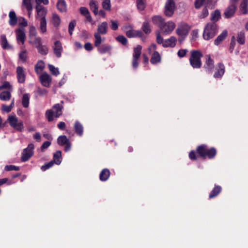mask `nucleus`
<instances>
[{"label": "nucleus", "mask_w": 248, "mask_h": 248, "mask_svg": "<svg viewBox=\"0 0 248 248\" xmlns=\"http://www.w3.org/2000/svg\"><path fill=\"white\" fill-rule=\"evenodd\" d=\"M28 21L24 17L20 16L16 17V25L18 29L16 30V41L18 43L24 44L26 38L25 27L28 26Z\"/></svg>", "instance_id": "f257e3e1"}, {"label": "nucleus", "mask_w": 248, "mask_h": 248, "mask_svg": "<svg viewBox=\"0 0 248 248\" xmlns=\"http://www.w3.org/2000/svg\"><path fill=\"white\" fill-rule=\"evenodd\" d=\"M218 32V27L215 22L207 23L204 27L202 36L205 40L213 38Z\"/></svg>", "instance_id": "f03ea898"}, {"label": "nucleus", "mask_w": 248, "mask_h": 248, "mask_svg": "<svg viewBox=\"0 0 248 248\" xmlns=\"http://www.w3.org/2000/svg\"><path fill=\"white\" fill-rule=\"evenodd\" d=\"M62 106L60 104H57L54 105L52 108L48 109L46 111L45 115L49 122H51L55 118L59 117L62 114Z\"/></svg>", "instance_id": "7ed1b4c3"}, {"label": "nucleus", "mask_w": 248, "mask_h": 248, "mask_svg": "<svg viewBox=\"0 0 248 248\" xmlns=\"http://www.w3.org/2000/svg\"><path fill=\"white\" fill-rule=\"evenodd\" d=\"M202 54L199 50H192L191 56L189 58V62L191 65L194 68H199L202 66L201 58Z\"/></svg>", "instance_id": "20e7f679"}, {"label": "nucleus", "mask_w": 248, "mask_h": 248, "mask_svg": "<svg viewBox=\"0 0 248 248\" xmlns=\"http://www.w3.org/2000/svg\"><path fill=\"white\" fill-rule=\"evenodd\" d=\"M197 152L202 157L207 156L209 158H213L216 155V150L214 148L210 149H207V146L202 145L197 148Z\"/></svg>", "instance_id": "39448f33"}, {"label": "nucleus", "mask_w": 248, "mask_h": 248, "mask_svg": "<svg viewBox=\"0 0 248 248\" xmlns=\"http://www.w3.org/2000/svg\"><path fill=\"white\" fill-rule=\"evenodd\" d=\"M2 90H4L0 93V99L2 101L9 100L11 97V92L12 91L9 82L5 81L0 86V91Z\"/></svg>", "instance_id": "423d86ee"}, {"label": "nucleus", "mask_w": 248, "mask_h": 248, "mask_svg": "<svg viewBox=\"0 0 248 248\" xmlns=\"http://www.w3.org/2000/svg\"><path fill=\"white\" fill-rule=\"evenodd\" d=\"M190 26L188 24L182 22L178 24V27L176 30V33L179 37L185 39L188 35L190 30Z\"/></svg>", "instance_id": "0eeeda50"}, {"label": "nucleus", "mask_w": 248, "mask_h": 248, "mask_svg": "<svg viewBox=\"0 0 248 248\" xmlns=\"http://www.w3.org/2000/svg\"><path fill=\"white\" fill-rule=\"evenodd\" d=\"M175 24L172 21H169L166 22H163L162 26H160V30L165 35L170 34L174 30Z\"/></svg>", "instance_id": "6e6552de"}, {"label": "nucleus", "mask_w": 248, "mask_h": 248, "mask_svg": "<svg viewBox=\"0 0 248 248\" xmlns=\"http://www.w3.org/2000/svg\"><path fill=\"white\" fill-rule=\"evenodd\" d=\"M34 148L33 144L30 143L26 148L23 150L21 157V160L22 162L27 161L31 157L33 154Z\"/></svg>", "instance_id": "1a4fd4ad"}, {"label": "nucleus", "mask_w": 248, "mask_h": 248, "mask_svg": "<svg viewBox=\"0 0 248 248\" xmlns=\"http://www.w3.org/2000/svg\"><path fill=\"white\" fill-rule=\"evenodd\" d=\"M141 49L142 47L140 45H138L134 48V52L133 53L132 66L134 69L137 68L138 66V60L141 55Z\"/></svg>", "instance_id": "9d476101"}, {"label": "nucleus", "mask_w": 248, "mask_h": 248, "mask_svg": "<svg viewBox=\"0 0 248 248\" xmlns=\"http://www.w3.org/2000/svg\"><path fill=\"white\" fill-rule=\"evenodd\" d=\"M39 80L42 86L49 87L52 82V78L50 75L45 72L40 74Z\"/></svg>", "instance_id": "9b49d317"}, {"label": "nucleus", "mask_w": 248, "mask_h": 248, "mask_svg": "<svg viewBox=\"0 0 248 248\" xmlns=\"http://www.w3.org/2000/svg\"><path fill=\"white\" fill-rule=\"evenodd\" d=\"M175 4L173 0H167L165 4L164 13L166 16L170 17L174 13Z\"/></svg>", "instance_id": "f8f14e48"}, {"label": "nucleus", "mask_w": 248, "mask_h": 248, "mask_svg": "<svg viewBox=\"0 0 248 248\" xmlns=\"http://www.w3.org/2000/svg\"><path fill=\"white\" fill-rule=\"evenodd\" d=\"M36 11V18L39 19L40 20H46V17L47 14V9L45 7L35 6Z\"/></svg>", "instance_id": "ddd939ff"}, {"label": "nucleus", "mask_w": 248, "mask_h": 248, "mask_svg": "<svg viewBox=\"0 0 248 248\" xmlns=\"http://www.w3.org/2000/svg\"><path fill=\"white\" fill-rule=\"evenodd\" d=\"M236 10V4L231 3V4L226 9L224 16L226 18H229L233 16Z\"/></svg>", "instance_id": "4468645a"}, {"label": "nucleus", "mask_w": 248, "mask_h": 248, "mask_svg": "<svg viewBox=\"0 0 248 248\" xmlns=\"http://www.w3.org/2000/svg\"><path fill=\"white\" fill-rule=\"evenodd\" d=\"M53 49L55 55L58 57H61L62 52L63 51V48L62 43L59 41H56L54 42Z\"/></svg>", "instance_id": "2eb2a0df"}, {"label": "nucleus", "mask_w": 248, "mask_h": 248, "mask_svg": "<svg viewBox=\"0 0 248 248\" xmlns=\"http://www.w3.org/2000/svg\"><path fill=\"white\" fill-rule=\"evenodd\" d=\"M16 74L18 81L19 83H24L25 81L26 75L23 68L18 66L16 68Z\"/></svg>", "instance_id": "dca6fc26"}, {"label": "nucleus", "mask_w": 248, "mask_h": 248, "mask_svg": "<svg viewBox=\"0 0 248 248\" xmlns=\"http://www.w3.org/2000/svg\"><path fill=\"white\" fill-rule=\"evenodd\" d=\"M177 39L175 37L172 36L168 39L165 40L163 43L164 47H174L176 44Z\"/></svg>", "instance_id": "f3484780"}, {"label": "nucleus", "mask_w": 248, "mask_h": 248, "mask_svg": "<svg viewBox=\"0 0 248 248\" xmlns=\"http://www.w3.org/2000/svg\"><path fill=\"white\" fill-rule=\"evenodd\" d=\"M108 29V24L107 22H103L99 24L97 27V32L96 33L99 34H105L107 33Z\"/></svg>", "instance_id": "a211bd4d"}, {"label": "nucleus", "mask_w": 248, "mask_h": 248, "mask_svg": "<svg viewBox=\"0 0 248 248\" xmlns=\"http://www.w3.org/2000/svg\"><path fill=\"white\" fill-rule=\"evenodd\" d=\"M22 6L23 8H25L28 11V16L29 17H30L33 9V7L31 2V0H23Z\"/></svg>", "instance_id": "6ab92c4d"}, {"label": "nucleus", "mask_w": 248, "mask_h": 248, "mask_svg": "<svg viewBox=\"0 0 248 248\" xmlns=\"http://www.w3.org/2000/svg\"><path fill=\"white\" fill-rule=\"evenodd\" d=\"M239 12L241 14L246 15L248 13V0H243L240 5Z\"/></svg>", "instance_id": "aec40b11"}, {"label": "nucleus", "mask_w": 248, "mask_h": 248, "mask_svg": "<svg viewBox=\"0 0 248 248\" xmlns=\"http://www.w3.org/2000/svg\"><path fill=\"white\" fill-rule=\"evenodd\" d=\"M206 62L204 65V67L208 72H211L214 68V61L211 59L210 56L207 55L206 56Z\"/></svg>", "instance_id": "412c9836"}, {"label": "nucleus", "mask_w": 248, "mask_h": 248, "mask_svg": "<svg viewBox=\"0 0 248 248\" xmlns=\"http://www.w3.org/2000/svg\"><path fill=\"white\" fill-rule=\"evenodd\" d=\"M51 22L55 27H58L61 24V19L60 17L56 13H53L52 15Z\"/></svg>", "instance_id": "4be33fe9"}, {"label": "nucleus", "mask_w": 248, "mask_h": 248, "mask_svg": "<svg viewBox=\"0 0 248 248\" xmlns=\"http://www.w3.org/2000/svg\"><path fill=\"white\" fill-rule=\"evenodd\" d=\"M228 32L226 30L223 31L215 40L214 44L216 46H218L227 37Z\"/></svg>", "instance_id": "5701e85b"}, {"label": "nucleus", "mask_w": 248, "mask_h": 248, "mask_svg": "<svg viewBox=\"0 0 248 248\" xmlns=\"http://www.w3.org/2000/svg\"><path fill=\"white\" fill-rule=\"evenodd\" d=\"M79 11L81 14L86 17L87 20H88L90 22L92 21V17L90 15L89 11L86 7H81L79 9Z\"/></svg>", "instance_id": "b1692460"}, {"label": "nucleus", "mask_w": 248, "mask_h": 248, "mask_svg": "<svg viewBox=\"0 0 248 248\" xmlns=\"http://www.w3.org/2000/svg\"><path fill=\"white\" fill-rule=\"evenodd\" d=\"M89 6L91 10L93 11L95 15H98V4L97 1L94 0H90Z\"/></svg>", "instance_id": "393cba45"}, {"label": "nucleus", "mask_w": 248, "mask_h": 248, "mask_svg": "<svg viewBox=\"0 0 248 248\" xmlns=\"http://www.w3.org/2000/svg\"><path fill=\"white\" fill-rule=\"evenodd\" d=\"M57 7L61 12H65L67 10L66 3L64 0H59L57 3Z\"/></svg>", "instance_id": "a878e982"}, {"label": "nucleus", "mask_w": 248, "mask_h": 248, "mask_svg": "<svg viewBox=\"0 0 248 248\" xmlns=\"http://www.w3.org/2000/svg\"><path fill=\"white\" fill-rule=\"evenodd\" d=\"M0 44L3 49H8L11 48V46L8 44L6 36L5 35L3 34L0 35Z\"/></svg>", "instance_id": "bb28decb"}, {"label": "nucleus", "mask_w": 248, "mask_h": 248, "mask_svg": "<svg viewBox=\"0 0 248 248\" xmlns=\"http://www.w3.org/2000/svg\"><path fill=\"white\" fill-rule=\"evenodd\" d=\"M45 63L42 61H39L35 66V71L37 74H40L45 68Z\"/></svg>", "instance_id": "cd10ccee"}, {"label": "nucleus", "mask_w": 248, "mask_h": 248, "mask_svg": "<svg viewBox=\"0 0 248 248\" xmlns=\"http://www.w3.org/2000/svg\"><path fill=\"white\" fill-rule=\"evenodd\" d=\"M161 61V56L159 53L157 51H155L152 55L151 59V62L152 64H156L160 62Z\"/></svg>", "instance_id": "c85d7f7f"}, {"label": "nucleus", "mask_w": 248, "mask_h": 248, "mask_svg": "<svg viewBox=\"0 0 248 248\" xmlns=\"http://www.w3.org/2000/svg\"><path fill=\"white\" fill-rule=\"evenodd\" d=\"M218 69L214 74L215 78H221L224 74L225 72V67L223 64H218Z\"/></svg>", "instance_id": "c756f323"}, {"label": "nucleus", "mask_w": 248, "mask_h": 248, "mask_svg": "<svg viewBox=\"0 0 248 248\" xmlns=\"http://www.w3.org/2000/svg\"><path fill=\"white\" fill-rule=\"evenodd\" d=\"M74 128L76 132L79 136H81L83 135V127L82 125L79 122H76L74 125Z\"/></svg>", "instance_id": "7c9ffc66"}, {"label": "nucleus", "mask_w": 248, "mask_h": 248, "mask_svg": "<svg viewBox=\"0 0 248 248\" xmlns=\"http://www.w3.org/2000/svg\"><path fill=\"white\" fill-rule=\"evenodd\" d=\"M110 175L109 170L105 169L102 170L100 174V179L101 181H105L108 179Z\"/></svg>", "instance_id": "2f4dec72"}, {"label": "nucleus", "mask_w": 248, "mask_h": 248, "mask_svg": "<svg viewBox=\"0 0 248 248\" xmlns=\"http://www.w3.org/2000/svg\"><path fill=\"white\" fill-rule=\"evenodd\" d=\"M5 124L8 123L13 128H16V115L14 113H12L10 115L6 121L5 122Z\"/></svg>", "instance_id": "473e14b6"}, {"label": "nucleus", "mask_w": 248, "mask_h": 248, "mask_svg": "<svg viewBox=\"0 0 248 248\" xmlns=\"http://www.w3.org/2000/svg\"><path fill=\"white\" fill-rule=\"evenodd\" d=\"M210 0H196L195 6L197 9L200 8L202 5H205L206 7H209Z\"/></svg>", "instance_id": "72a5a7b5"}, {"label": "nucleus", "mask_w": 248, "mask_h": 248, "mask_svg": "<svg viewBox=\"0 0 248 248\" xmlns=\"http://www.w3.org/2000/svg\"><path fill=\"white\" fill-rule=\"evenodd\" d=\"M94 36L95 38L94 46L98 47L100 46L101 43L104 41L105 38H102L101 37V34L96 33H94Z\"/></svg>", "instance_id": "f704fd0d"}, {"label": "nucleus", "mask_w": 248, "mask_h": 248, "mask_svg": "<svg viewBox=\"0 0 248 248\" xmlns=\"http://www.w3.org/2000/svg\"><path fill=\"white\" fill-rule=\"evenodd\" d=\"M152 22L160 28V26L163 24L164 21L161 16H156L152 17Z\"/></svg>", "instance_id": "c9c22d12"}, {"label": "nucleus", "mask_w": 248, "mask_h": 248, "mask_svg": "<svg viewBox=\"0 0 248 248\" xmlns=\"http://www.w3.org/2000/svg\"><path fill=\"white\" fill-rule=\"evenodd\" d=\"M62 153L60 151H58L55 153L53 155V161L55 164L59 165L62 162Z\"/></svg>", "instance_id": "e433bc0d"}, {"label": "nucleus", "mask_w": 248, "mask_h": 248, "mask_svg": "<svg viewBox=\"0 0 248 248\" xmlns=\"http://www.w3.org/2000/svg\"><path fill=\"white\" fill-rule=\"evenodd\" d=\"M18 62L21 63L25 62L27 59V52L26 50H23L19 53Z\"/></svg>", "instance_id": "4c0bfd02"}, {"label": "nucleus", "mask_w": 248, "mask_h": 248, "mask_svg": "<svg viewBox=\"0 0 248 248\" xmlns=\"http://www.w3.org/2000/svg\"><path fill=\"white\" fill-rule=\"evenodd\" d=\"M30 102V95L28 93L23 94L22 98V104L24 108L29 107Z\"/></svg>", "instance_id": "58836bf2"}, {"label": "nucleus", "mask_w": 248, "mask_h": 248, "mask_svg": "<svg viewBox=\"0 0 248 248\" xmlns=\"http://www.w3.org/2000/svg\"><path fill=\"white\" fill-rule=\"evenodd\" d=\"M30 42L31 43L34 45L37 48L42 45L41 38L40 37H36V36L32 38V39H30Z\"/></svg>", "instance_id": "ea45409f"}, {"label": "nucleus", "mask_w": 248, "mask_h": 248, "mask_svg": "<svg viewBox=\"0 0 248 248\" xmlns=\"http://www.w3.org/2000/svg\"><path fill=\"white\" fill-rule=\"evenodd\" d=\"M221 187L220 186H215L214 188L212 190L210 195L209 198H212L217 195L220 192Z\"/></svg>", "instance_id": "a19ab883"}, {"label": "nucleus", "mask_w": 248, "mask_h": 248, "mask_svg": "<svg viewBox=\"0 0 248 248\" xmlns=\"http://www.w3.org/2000/svg\"><path fill=\"white\" fill-rule=\"evenodd\" d=\"M48 67L50 72L53 75L57 76L60 74L58 68L55 67L54 65L50 64L48 65Z\"/></svg>", "instance_id": "79ce46f5"}, {"label": "nucleus", "mask_w": 248, "mask_h": 248, "mask_svg": "<svg viewBox=\"0 0 248 248\" xmlns=\"http://www.w3.org/2000/svg\"><path fill=\"white\" fill-rule=\"evenodd\" d=\"M40 31L42 33H45L46 31V20H40Z\"/></svg>", "instance_id": "37998d69"}, {"label": "nucleus", "mask_w": 248, "mask_h": 248, "mask_svg": "<svg viewBox=\"0 0 248 248\" xmlns=\"http://www.w3.org/2000/svg\"><path fill=\"white\" fill-rule=\"evenodd\" d=\"M68 139L65 136H60L57 140V142L60 145H63L69 142Z\"/></svg>", "instance_id": "c03bdc74"}, {"label": "nucleus", "mask_w": 248, "mask_h": 248, "mask_svg": "<svg viewBox=\"0 0 248 248\" xmlns=\"http://www.w3.org/2000/svg\"><path fill=\"white\" fill-rule=\"evenodd\" d=\"M111 47L107 45H102L101 46L98 47V52L101 54H104L107 52H108L110 49Z\"/></svg>", "instance_id": "a18cd8bd"}, {"label": "nucleus", "mask_w": 248, "mask_h": 248, "mask_svg": "<svg viewBox=\"0 0 248 248\" xmlns=\"http://www.w3.org/2000/svg\"><path fill=\"white\" fill-rule=\"evenodd\" d=\"M14 107V100H13L10 105H3L2 109L5 112H9Z\"/></svg>", "instance_id": "49530a36"}, {"label": "nucleus", "mask_w": 248, "mask_h": 248, "mask_svg": "<svg viewBox=\"0 0 248 248\" xmlns=\"http://www.w3.org/2000/svg\"><path fill=\"white\" fill-rule=\"evenodd\" d=\"M220 17V13L218 10H216L214 13H213L211 15V20L212 21L216 22L217 21Z\"/></svg>", "instance_id": "de8ad7c7"}, {"label": "nucleus", "mask_w": 248, "mask_h": 248, "mask_svg": "<svg viewBox=\"0 0 248 248\" xmlns=\"http://www.w3.org/2000/svg\"><path fill=\"white\" fill-rule=\"evenodd\" d=\"M137 6L138 10L143 11L146 7V3L144 0H137Z\"/></svg>", "instance_id": "09e8293b"}, {"label": "nucleus", "mask_w": 248, "mask_h": 248, "mask_svg": "<svg viewBox=\"0 0 248 248\" xmlns=\"http://www.w3.org/2000/svg\"><path fill=\"white\" fill-rule=\"evenodd\" d=\"M102 7L104 9L107 11L111 10L110 0H104L102 3Z\"/></svg>", "instance_id": "8fccbe9b"}, {"label": "nucleus", "mask_w": 248, "mask_h": 248, "mask_svg": "<svg viewBox=\"0 0 248 248\" xmlns=\"http://www.w3.org/2000/svg\"><path fill=\"white\" fill-rule=\"evenodd\" d=\"M9 23L12 26L16 25V13L14 11H11L9 13Z\"/></svg>", "instance_id": "3c124183"}, {"label": "nucleus", "mask_w": 248, "mask_h": 248, "mask_svg": "<svg viewBox=\"0 0 248 248\" xmlns=\"http://www.w3.org/2000/svg\"><path fill=\"white\" fill-rule=\"evenodd\" d=\"M237 40L240 44H244L245 42V33L243 32L238 33L237 37Z\"/></svg>", "instance_id": "603ef678"}, {"label": "nucleus", "mask_w": 248, "mask_h": 248, "mask_svg": "<svg viewBox=\"0 0 248 248\" xmlns=\"http://www.w3.org/2000/svg\"><path fill=\"white\" fill-rule=\"evenodd\" d=\"M36 31L35 28L33 26H30L29 28V37L32 39L36 36Z\"/></svg>", "instance_id": "864d4df0"}, {"label": "nucleus", "mask_w": 248, "mask_h": 248, "mask_svg": "<svg viewBox=\"0 0 248 248\" xmlns=\"http://www.w3.org/2000/svg\"><path fill=\"white\" fill-rule=\"evenodd\" d=\"M142 29L143 31L146 33H149L151 31L149 24L146 22L143 23Z\"/></svg>", "instance_id": "5fc2aeb1"}, {"label": "nucleus", "mask_w": 248, "mask_h": 248, "mask_svg": "<svg viewBox=\"0 0 248 248\" xmlns=\"http://www.w3.org/2000/svg\"><path fill=\"white\" fill-rule=\"evenodd\" d=\"M38 50L41 54H46L48 52V48L45 46L41 45L37 48Z\"/></svg>", "instance_id": "6e6d98bb"}, {"label": "nucleus", "mask_w": 248, "mask_h": 248, "mask_svg": "<svg viewBox=\"0 0 248 248\" xmlns=\"http://www.w3.org/2000/svg\"><path fill=\"white\" fill-rule=\"evenodd\" d=\"M35 1L36 3L35 6L44 7L41 4L47 5L49 3V0H35Z\"/></svg>", "instance_id": "4d7b16f0"}, {"label": "nucleus", "mask_w": 248, "mask_h": 248, "mask_svg": "<svg viewBox=\"0 0 248 248\" xmlns=\"http://www.w3.org/2000/svg\"><path fill=\"white\" fill-rule=\"evenodd\" d=\"M126 34V35L130 38L135 37L138 35V32L136 31L132 30L127 31Z\"/></svg>", "instance_id": "13d9d810"}, {"label": "nucleus", "mask_w": 248, "mask_h": 248, "mask_svg": "<svg viewBox=\"0 0 248 248\" xmlns=\"http://www.w3.org/2000/svg\"><path fill=\"white\" fill-rule=\"evenodd\" d=\"M55 162L53 161H51L47 164H46L45 165L42 166L41 167V170L43 171H45L47 169H48L49 168H51L53 165H54V163Z\"/></svg>", "instance_id": "bf43d9fd"}, {"label": "nucleus", "mask_w": 248, "mask_h": 248, "mask_svg": "<svg viewBox=\"0 0 248 248\" xmlns=\"http://www.w3.org/2000/svg\"><path fill=\"white\" fill-rule=\"evenodd\" d=\"M116 39L118 41L121 42L123 45H125L127 43V39L126 38L123 36V35H119L117 38Z\"/></svg>", "instance_id": "052dcab7"}, {"label": "nucleus", "mask_w": 248, "mask_h": 248, "mask_svg": "<svg viewBox=\"0 0 248 248\" xmlns=\"http://www.w3.org/2000/svg\"><path fill=\"white\" fill-rule=\"evenodd\" d=\"M187 52V50L186 49H180L177 52V55L179 57L182 58L186 55Z\"/></svg>", "instance_id": "680f3d73"}, {"label": "nucleus", "mask_w": 248, "mask_h": 248, "mask_svg": "<svg viewBox=\"0 0 248 248\" xmlns=\"http://www.w3.org/2000/svg\"><path fill=\"white\" fill-rule=\"evenodd\" d=\"M75 26V23L74 22H71L69 24L68 31L70 35H72Z\"/></svg>", "instance_id": "e2e57ef3"}, {"label": "nucleus", "mask_w": 248, "mask_h": 248, "mask_svg": "<svg viewBox=\"0 0 248 248\" xmlns=\"http://www.w3.org/2000/svg\"><path fill=\"white\" fill-rule=\"evenodd\" d=\"M165 40L163 39V37H161L159 33H158L156 36V42L158 44H162L163 46V43H164Z\"/></svg>", "instance_id": "0e129e2a"}, {"label": "nucleus", "mask_w": 248, "mask_h": 248, "mask_svg": "<svg viewBox=\"0 0 248 248\" xmlns=\"http://www.w3.org/2000/svg\"><path fill=\"white\" fill-rule=\"evenodd\" d=\"M111 28L113 30H116L118 28V23L116 20H111Z\"/></svg>", "instance_id": "69168bd1"}, {"label": "nucleus", "mask_w": 248, "mask_h": 248, "mask_svg": "<svg viewBox=\"0 0 248 248\" xmlns=\"http://www.w3.org/2000/svg\"><path fill=\"white\" fill-rule=\"evenodd\" d=\"M208 14V11L206 7L203 9L202 14H201L199 16L201 18H203L206 17Z\"/></svg>", "instance_id": "338daca9"}, {"label": "nucleus", "mask_w": 248, "mask_h": 248, "mask_svg": "<svg viewBox=\"0 0 248 248\" xmlns=\"http://www.w3.org/2000/svg\"><path fill=\"white\" fill-rule=\"evenodd\" d=\"M5 183H7L8 185H11L12 182L11 180L6 178L0 179V186Z\"/></svg>", "instance_id": "774afa93"}]
</instances>
